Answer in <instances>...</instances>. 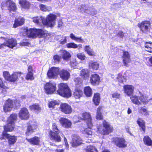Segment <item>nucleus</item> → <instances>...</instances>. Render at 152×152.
I'll return each mask as SVG.
<instances>
[{"instance_id": "1", "label": "nucleus", "mask_w": 152, "mask_h": 152, "mask_svg": "<svg viewBox=\"0 0 152 152\" xmlns=\"http://www.w3.org/2000/svg\"><path fill=\"white\" fill-rule=\"evenodd\" d=\"M56 18V15L50 14L48 15L46 18L42 16L34 17L33 18V21L37 24L40 25L42 23L44 25L52 27L55 24Z\"/></svg>"}, {"instance_id": "2", "label": "nucleus", "mask_w": 152, "mask_h": 152, "mask_svg": "<svg viewBox=\"0 0 152 152\" xmlns=\"http://www.w3.org/2000/svg\"><path fill=\"white\" fill-rule=\"evenodd\" d=\"M78 118L87 120L86 123L88 126V128L85 129L83 131V133L86 135L87 137H91L92 136V132L90 128L92 125L91 122V117L90 114L88 113H85L82 114H80L78 116Z\"/></svg>"}, {"instance_id": "3", "label": "nucleus", "mask_w": 152, "mask_h": 152, "mask_svg": "<svg viewBox=\"0 0 152 152\" xmlns=\"http://www.w3.org/2000/svg\"><path fill=\"white\" fill-rule=\"evenodd\" d=\"M22 30L23 31L24 35H27L29 37L35 38L38 36L41 37L45 35V32L41 29L33 28L28 29L26 28L22 29Z\"/></svg>"}, {"instance_id": "4", "label": "nucleus", "mask_w": 152, "mask_h": 152, "mask_svg": "<svg viewBox=\"0 0 152 152\" xmlns=\"http://www.w3.org/2000/svg\"><path fill=\"white\" fill-rule=\"evenodd\" d=\"M58 89L57 92L60 96L65 97H69L71 96V93L66 83H61L58 86Z\"/></svg>"}, {"instance_id": "5", "label": "nucleus", "mask_w": 152, "mask_h": 152, "mask_svg": "<svg viewBox=\"0 0 152 152\" xmlns=\"http://www.w3.org/2000/svg\"><path fill=\"white\" fill-rule=\"evenodd\" d=\"M52 130H50L49 132V137L51 140H53L55 141L59 142L61 141V138L60 136L58 134L59 133V130L57 128L56 124H53L52 127Z\"/></svg>"}, {"instance_id": "6", "label": "nucleus", "mask_w": 152, "mask_h": 152, "mask_svg": "<svg viewBox=\"0 0 152 152\" xmlns=\"http://www.w3.org/2000/svg\"><path fill=\"white\" fill-rule=\"evenodd\" d=\"M130 98L134 104L138 105L142 104H145L148 102L147 98L142 95L140 96L136 95H132L130 96Z\"/></svg>"}, {"instance_id": "7", "label": "nucleus", "mask_w": 152, "mask_h": 152, "mask_svg": "<svg viewBox=\"0 0 152 152\" xmlns=\"http://www.w3.org/2000/svg\"><path fill=\"white\" fill-rule=\"evenodd\" d=\"M21 74L22 73L20 72H16L10 75L9 72L5 71L3 72V76L7 80L12 82H14L17 81L18 77H20Z\"/></svg>"}, {"instance_id": "8", "label": "nucleus", "mask_w": 152, "mask_h": 152, "mask_svg": "<svg viewBox=\"0 0 152 152\" xmlns=\"http://www.w3.org/2000/svg\"><path fill=\"white\" fill-rule=\"evenodd\" d=\"M17 114H12L10 115L8 119V123L7 125L4 126V131L6 132L12 131L14 129V121L17 118Z\"/></svg>"}, {"instance_id": "9", "label": "nucleus", "mask_w": 152, "mask_h": 152, "mask_svg": "<svg viewBox=\"0 0 152 152\" xmlns=\"http://www.w3.org/2000/svg\"><path fill=\"white\" fill-rule=\"evenodd\" d=\"M1 8L4 9L5 7H7L10 11L15 12L16 10L17 7L15 4L11 0H6L2 2L1 4Z\"/></svg>"}, {"instance_id": "10", "label": "nucleus", "mask_w": 152, "mask_h": 152, "mask_svg": "<svg viewBox=\"0 0 152 152\" xmlns=\"http://www.w3.org/2000/svg\"><path fill=\"white\" fill-rule=\"evenodd\" d=\"M112 142L116 146L119 148H125L127 146V142L123 138L120 137L114 138Z\"/></svg>"}, {"instance_id": "11", "label": "nucleus", "mask_w": 152, "mask_h": 152, "mask_svg": "<svg viewBox=\"0 0 152 152\" xmlns=\"http://www.w3.org/2000/svg\"><path fill=\"white\" fill-rule=\"evenodd\" d=\"M44 88L46 93L52 94L56 90V85L54 83L50 82L47 83L45 84Z\"/></svg>"}, {"instance_id": "12", "label": "nucleus", "mask_w": 152, "mask_h": 152, "mask_svg": "<svg viewBox=\"0 0 152 152\" xmlns=\"http://www.w3.org/2000/svg\"><path fill=\"white\" fill-rule=\"evenodd\" d=\"M14 102L12 100L8 99L5 102L3 106L4 111L5 112L10 111L13 107Z\"/></svg>"}, {"instance_id": "13", "label": "nucleus", "mask_w": 152, "mask_h": 152, "mask_svg": "<svg viewBox=\"0 0 152 152\" xmlns=\"http://www.w3.org/2000/svg\"><path fill=\"white\" fill-rule=\"evenodd\" d=\"M82 143V140L80 137L76 134L73 135L72 141V145L73 147H76Z\"/></svg>"}, {"instance_id": "14", "label": "nucleus", "mask_w": 152, "mask_h": 152, "mask_svg": "<svg viewBox=\"0 0 152 152\" xmlns=\"http://www.w3.org/2000/svg\"><path fill=\"white\" fill-rule=\"evenodd\" d=\"M138 26L140 28L141 30L145 32L148 31L150 27V23L149 21H145L141 23H139Z\"/></svg>"}, {"instance_id": "15", "label": "nucleus", "mask_w": 152, "mask_h": 152, "mask_svg": "<svg viewBox=\"0 0 152 152\" xmlns=\"http://www.w3.org/2000/svg\"><path fill=\"white\" fill-rule=\"evenodd\" d=\"M61 111L66 114H70L72 111V108L70 105L68 104L64 103L60 105Z\"/></svg>"}, {"instance_id": "16", "label": "nucleus", "mask_w": 152, "mask_h": 152, "mask_svg": "<svg viewBox=\"0 0 152 152\" xmlns=\"http://www.w3.org/2000/svg\"><path fill=\"white\" fill-rule=\"evenodd\" d=\"M59 69L58 68L52 67L49 70L47 75L49 78H54L59 73Z\"/></svg>"}, {"instance_id": "17", "label": "nucleus", "mask_w": 152, "mask_h": 152, "mask_svg": "<svg viewBox=\"0 0 152 152\" xmlns=\"http://www.w3.org/2000/svg\"><path fill=\"white\" fill-rule=\"evenodd\" d=\"M19 115L20 118L22 120L28 119L29 116L28 110L26 108H23L20 110Z\"/></svg>"}, {"instance_id": "18", "label": "nucleus", "mask_w": 152, "mask_h": 152, "mask_svg": "<svg viewBox=\"0 0 152 152\" xmlns=\"http://www.w3.org/2000/svg\"><path fill=\"white\" fill-rule=\"evenodd\" d=\"M7 132L4 131L2 133L3 137H5L8 139V142L10 145L14 144L16 142L17 138L14 136H11L7 134Z\"/></svg>"}, {"instance_id": "19", "label": "nucleus", "mask_w": 152, "mask_h": 152, "mask_svg": "<svg viewBox=\"0 0 152 152\" xmlns=\"http://www.w3.org/2000/svg\"><path fill=\"white\" fill-rule=\"evenodd\" d=\"M59 122L63 127L67 128H70L72 124L69 120L64 118H61L59 120Z\"/></svg>"}, {"instance_id": "20", "label": "nucleus", "mask_w": 152, "mask_h": 152, "mask_svg": "<svg viewBox=\"0 0 152 152\" xmlns=\"http://www.w3.org/2000/svg\"><path fill=\"white\" fill-rule=\"evenodd\" d=\"M134 88L131 85H125L124 86V93L127 95L130 96L134 92Z\"/></svg>"}, {"instance_id": "21", "label": "nucleus", "mask_w": 152, "mask_h": 152, "mask_svg": "<svg viewBox=\"0 0 152 152\" xmlns=\"http://www.w3.org/2000/svg\"><path fill=\"white\" fill-rule=\"evenodd\" d=\"M100 77L97 74L92 75L90 77V81L91 84L96 85L99 84L100 82Z\"/></svg>"}, {"instance_id": "22", "label": "nucleus", "mask_w": 152, "mask_h": 152, "mask_svg": "<svg viewBox=\"0 0 152 152\" xmlns=\"http://www.w3.org/2000/svg\"><path fill=\"white\" fill-rule=\"evenodd\" d=\"M59 73L60 77L64 80H67L70 77V73L66 70L62 69Z\"/></svg>"}, {"instance_id": "23", "label": "nucleus", "mask_w": 152, "mask_h": 152, "mask_svg": "<svg viewBox=\"0 0 152 152\" xmlns=\"http://www.w3.org/2000/svg\"><path fill=\"white\" fill-rule=\"evenodd\" d=\"M17 43L15 39H8L5 42H4L3 45L4 46H7L9 48H12L17 45Z\"/></svg>"}, {"instance_id": "24", "label": "nucleus", "mask_w": 152, "mask_h": 152, "mask_svg": "<svg viewBox=\"0 0 152 152\" xmlns=\"http://www.w3.org/2000/svg\"><path fill=\"white\" fill-rule=\"evenodd\" d=\"M28 72L26 77V79L27 80H33L34 77L33 76V72L32 67L31 66H29L28 67Z\"/></svg>"}, {"instance_id": "25", "label": "nucleus", "mask_w": 152, "mask_h": 152, "mask_svg": "<svg viewBox=\"0 0 152 152\" xmlns=\"http://www.w3.org/2000/svg\"><path fill=\"white\" fill-rule=\"evenodd\" d=\"M24 19L21 17H20L17 19H16L13 25L14 27L16 28L18 26L22 25L24 24Z\"/></svg>"}, {"instance_id": "26", "label": "nucleus", "mask_w": 152, "mask_h": 152, "mask_svg": "<svg viewBox=\"0 0 152 152\" xmlns=\"http://www.w3.org/2000/svg\"><path fill=\"white\" fill-rule=\"evenodd\" d=\"M26 140L30 143L35 145H38L40 142L39 138L37 137H34L30 139L26 138Z\"/></svg>"}, {"instance_id": "27", "label": "nucleus", "mask_w": 152, "mask_h": 152, "mask_svg": "<svg viewBox=\"0 0 152 152\" xmlns=\"http://www.w3.org/2000/svg\"><path fill=\"white\" fill-rule=\"evenodd\" d=\"M112 78L114 80L117 81L120 83H123L126 81L125 78L120 74L115 75Z\"/></svg>"}, {"instance_id": "28", "label": "nucleus", "mask_w": 152, "mask_h": 152, "mask_svg": "<svg viewBox=\"0 0 152 152\" xmlns=\"http://www.w3.org/2000/svg\"><path fill=\"white\" fill-rule=\"evenodd\" d=\"M37 128V125L36 123L31 125L28 126L27 128L26 134L29 135L33 132V130L36 129Z\"/></svg>"}, {"instance_id": "29", "label": "nucleus", "mask_w": 152, "mask_h": 152, "mask_svg": "<svg viewBox=\"0 0 152 152\" xmlns=\"http://www.w3.org/2000/svg\"><path fill=\"white\" fill-rule=\"evenodd\" d=\"M83 92L80 88H77L75 90L73 93L74 97L76 99L80 98L83 95Z\"/></svg>"}, {"instance_id": "30", "label": "nucleus", "mask_w": 152, "mask_h": 152, "mask_svg": "<svg viewBox=\"0 0 152 152\" xmlns=\"http://www.w3.org/2000/svg\"><path fill=\"white\" fill-rule=\"evenodd\" d=\"M113 130V126L108 123L105 121V134H108Z\"/></svg>"}, {"instance_id": "31", "label": "nucleus", "mask_w": 152, "mask_h": 152, "mask_svg": "<svg viewBox=\"0 0 152 152\" xmlns=\"http://www.w3.org/2000/svg\"><path fill=\"white\" fill-rule=\"evenodd\" d=\"M19 4L22 8L26 9H28L30 5V3L26 0H20Z\"/></svg>"}, {"instance_id": "32", "label": "nucleus", "mask_w": 152, "mask_h": 152, "mask_svg": "<svg viewBox=\"0 0 152 152\" xmlns=\"http://www.w3.org/2000/svg\"><path fill=\"white\" fill-rule=\"evenodd\" d=\"M137 122L144 132L145 129V121L142 119L139 118L138 119L137 121Z\"/></svg>"}, {"instance_id": "33", "label": "nucleus", "mask_w": 152, "mask_h": 152, "mask_svg": "<svg viewBox=\"0 0 152 152\" xmlns=\"http://www.w3.org/2000/svg\"><path fill=\"white\" fill-rule=\"evenodd\" d=\"M60 53H62V56L63 59L65 60H68L71 57L70 53L66 50H61Z\"/></svg>"}, {"instance_id": "34", "label": "nucleus", "mask_w": 152, "mask_h": 152, "mask_svg": "<svg viewBox=\"0 0 152 152\" xmlns=\"http://www.w3.org/2000/svg\"><path fill=\"white\" fill-rule=\"evenodd\" d=\"M89 75V71L87 69H83L80 72V76L85 80L87 79Z\"/></svg>"}, {"instance_id": "35", "label": "nucleus", "mask_w": 152, "mask_h": 152, "mask_svg": "<svg viewBox=\"0 0 152 152\" xmlns=\"http://www.w3.org/2000/svg\"><path fill=\"white\" fill-rule=\"evenodd\" d=\"M78 8L80 9V12L82 13L85 12L89 14H92L89 11V10L88 9V7L85 5H79L78 6Z\"/></svg>"}, {"instance_id": "36", "label": "nucleus", "mask_w": 152, "mask_h": 152, "mask_svg": "<svg viewBox=\"0 0 152 152\" xmlns=\"http://www.w3.org/2000/svg\"><path fill=\"white\" fill-rule=\"evenodd\" d=\"M123 62L124 63V65L126 66H127L126 62H127L130 58L128 52L127 51H124V52L123 55Z\"/></svg>"}, {"instance_id": "37", "label": "nucleus", "mask_w": 152, "mask_h": 152, "mask_svg": "<svg viewBox=\"0 0 152 152\" xmlns=\"http://www.w3.org/2000/svg\"><path fill=\"white\" fill-rule=\"evenodd\" d=\"M145 50L150 53H152V42H148L144 45Z\"/></svg>"}, {"instance_id": "38", "label": "nucleus", "mask_w": 152, "mask_h": 152, "mask_svg": "<svg viewBox=\"0 0 152 152\" xmlns=\"http://www.w3.org/2000/svg\"><path fill=\"white\" fill-rule=\"evenodd\" d=\"M100 95L99 93L95 94L93 99V101L96 105H98L100 101Z\"/></svg>"}, {"instance_id": "39", "label": "nucleus", "mask_w": 152, "mask_h": 152, "mask_svg": "<svg viewBox=\"0 0 152 152\" xmlns=\"http://www.w3.org/2000/svg\"><path fill=\"white\" fill-rule=\"evenodd\" d=\"M84 92L85 95L87 97L91 96L92 95V89L89 86L85 87L84 89Z\"/></svg>"}, {"instance_id": "40", "label": "nucleus", "mask_w": 152, "mask_h": 152, "mask_svg": "<svg viewBox=\"0 0 152 152\" xmlns=\"http://www.w3.org/2000/svg\"><path fill=\"white\" fill-rule=\"evenodd\" d=\"M70 38L72 39L80 42H83L84 40L81 38V37H76L73 33H71L70 35Z\"/></svg>"}, {"instance_id": "41", "label": "nucleus", "mask_w": 152, "mask_h": 152, "mask_svg": "<svg viewBox=\"0 0 152 152\" xmlns=\"http://www.w3.org/2000/svg\"><path fill=\"white\" fill-rule=\"evenodd\" d=\"M70 38L72 39L80 42H83L84 40L81 38V37H76L73 33H71L70 35Z\"/></svg>"}, {"instance_id": "42", "label": "nucleus", "mask_w": 152, "mask_h": 152, "mask_svg": "<svg viewBox=\"0 0 152 152\" xmlns=\"http://www.w3.org/2000/svg\"><path fill=\"white\" fill-rule=\"evenodd\" d=\"M143 141L144 143L148 145H152V140L148 136H145L144 137Z\"/></svg>"}, {"instance_id": "43", "label": "nucleus", "mask_w": 152, "mask_h": 152, "mask_svg": "<svg viewBox=\"0 0 152 152\" xmlns=\"http://www.w3.org/2000/svg\"><path fill=\"white\" fill-rule=\"evenodd\" d=\"M84 50L90 56H93L94 54V51L89 45L86 46L84 48Z\"/></svg>"}, {"instance_id": "44", "label": "nucleus", "mask_w": 152, "mask_h": 152, "mask_svg": "<svg viewBox=\"0 0 152 152\" xmlns=\"http://www.w3.org/2000/svg\"><path fill=\"white\" fill-rule=\"evenodd\" d=\"M81 46L82 45H77L74 42H71L67 43L66 45V46L67 48H73L74 49L78 47H81Z\"/></svg>"}, {"instance_id": "45", "label": "nucleus", "mask_w": 152, "mask_h": 152, "mask_svg": "<svg viewBox=\"0 0 152 152\" xmlns=\"http://www.w3.org/2000/svg\"><path fill=\"white\" fill-rule=\"evenodd\" d=\"M86 152H98V151L94 147L90 145L87 147Z\"/></svg>"}, {"instance_id": "46", "label": "nucleus", "mask_w": 152, "mask_h": 152, "mask_svg": "<svg viewBox=\"0 0 152 152\" xmlns=\"http://www.w3.org/2000/svg\"><path fill=\"white\" fill-rule=\"evenodd\" d=\"M29 108L31 110H35L37 111H39L41 110V108L37 104H35L31 106H30Z\"/></svg>"}, {"instance_id": "47", "label": "nucleus", "mask_w": 152, "mask_h": 152, "mask_svg": "<svg viewBox=\"0 0 152 152\" xmlns=\"http://www.w3.org/2000/svg\"><path fill=\"white\" fill-rule=\"evenodd\" d=\"M39 7L41 10L43 11H49L51 10V8L49 7H47L45 5L41 4L39 5Z\"/></svg>"}, {"instance_id": "48", "label": "nucleus", "mask_w": 152, "mask_h": 152, "mask_svg": "<svg viewBox=\"0 0 152 152\" xmlns=\"http://www.w3.org/2000/svg\"><path fill=\"white\" fill-rule=\"evenodd\" d=\"M76 87L80 88L81 87L82 84V80L80 78H76L75 80Z\"/></svg>"}, {"instance_id": "49", "label": "nucleus", "mask_w": 152, "mask_h": 152, "mask_svg": "<svg viewBox=\"0 0 152 152\" xmlns=\"http://www.w3.org/2000/svg\"><path fill=\"white\" fill-rule=\"evenodd\" d=\"M59 103L56 101H52L50 102L48 104L49 107L50 108H53L55 106L58 105Z\"/></svg>"}, {"instance_id": "50", "label": "nucleus", "mask_w": 152, "mask_h": 152, "mask_svg": "<svg viewBox=\"0 0 152 152\" xmlns=\"http://www.w3.org/2000/svg\"><path fill=\"white\" fill-rule=\"evenodd\" d=\"M89 66L94 70H97L99 68V64L97 62H92L89 65Z\"/></svg>"}, {"instance_id": "51", "label": "nucleus", "mask_w": 152, "mask_h": 152, "mask_svg": "<svg viewBox=\"0 0 152 152\" xmlns=\"http://www.w3.org/2000/svg\"><path fill=\"white\" fill-rule=\"evenodd\" d=\"M101 109V107H99L97 109V115L96 117V119H97L101 120L102 118V114L100 112Z\"/></svg>"}, {"instance_id": "52", "label": "nucleus", "mask_w": 152, "mask_h": 152, "mask_svg": "<svg viewBox=\"0 0 152 152\" xmlns=\"http://www.w3.org/2000/svg\"><path fill=\"white\" fill-rule=\"evenodd\" d=\"M120 96V94L117 92H114L112 95V97L115 99H119Z\"/></svg>"}, {"instance_id": "53", "label": "nucleus", "mask_w": 152, "mask_h": 152, "mask_svg": "<svg viewBox=\"0 0 152 152\" xmlns=\"http://www.w3.org/2000/svg\"><path fill=\"white\" fill-rule=\"evenodd\" d=\"M114 33L116 34V36L122 38H123L124 36V33L121 31H115Z\"/></svg>"}, {"instance_id": "54", "label": "nucleus", "mask_w": 152, "mask_h": 152, "mask_svg": "<svg viewBox=\"0 0 152 152\" xmlns=\"http://www.w3.org/2000/svg\"><path fill=\"white\" fill-rule=\"evenodd\" d=\"M77 56L78 58L81 60L85 59L86 57L85 55L82 53H79L77 55Z\"/></svg>"}, {"instance_id": "55", "label": "nucleus", "mask_w": 152, "mask_h": 152, "mask_svg": "<svg viewBox=\"0 0 152 152\" xmlns=\"http://www.w3.org/2000/svg\"><path fill=\"white\" fill-rule=\"evenodd\" d=\"M26 99V96H21L20 98H19L18 100H17L16 102H18V104L20 103L23 102H25Z\"/></svg>"}, {"instance_id": "56", "label": "nucleus", "mask_w": 152, "mask_h": 152, "mask_svg": "<svg viewBox=\"0 0 152 152\" xmlns=\"http://www.w3.org/2000/svg\"><path fill=\"white\" fill-rule=\"evenodd\" d=\"M53 59L55 62H59L60 60L61 56L58 55H55L54 56Z\"/></svg>"}, {"instance_id": "57", "label": "nucleus", "mask_w": 152, "mask_h": 152, "mask_svg": "<svg viewBox=\"0 0 152 152\" xmlns=\"http://www.w3.org/2000/svg\"><path fill=\"white\" fill-rule=\"evenodd\" d=\"M98 129V132L103 135H104V128L101 127L99 128Z\"/></svg>"}, {"instance_id": "58", "label": "nucleus", "mask_w": 152, "mask_h": 152, "mask_svg": "<svg viewBox=\"0 0 152 152\" xmlns=\"http://www.w3.org/2000/svg\"><path fill=\"white\" fill-rule=\"evenodd\" d=\"M139 111L142 113H145L146 114L147 113L146 109L143 107L141 108L139 110Z\"/></svg>"}, {"instance_id": "59", "label": "nucleus", "mask_w": 152, "mask_h": 152, "mask_svg": "<svg viewBox=\"0 0 152 152\" xmlns=\"http://www.w3.org/2000/svg\"><path fill=\"white\" fill-rule=\"evenodd\" d=\"M148 61L150 63H147V65L149 66H151L152 65V56L148 58Z\"/></svg>"}, {"instance_id": "60", "label": "nucleus", "mask_w": 152, "mask_h": 152, "mask_svg": "<svg viewBox=\"0 0 152 152\" xmlns=\"http://www.w3.org/2000/svg\"><path fill=\"white\" fill-rule=\"evenodd\" d=\"M28 42H23L20 43V45L22 46H27L28 45Z\"/></svg>"}, {"instance_id": "61", "label": "nucleus", "mask_w": 152, "mask_h": 152, "mask_svg": "<svg viewBox=\"0 0 152 152\" xmlns=\"http://www.w3.org/2000/svg\"><path fill=\"white\" fill-rule=\"evenodd\" d=\"M66 41V38H65L64 39H61V43L62 44H64L65 43Z\"/></svg>"}, {"instance_id": "62", "label": "nucleus", "mask_w": 152, "mask_h": 152, "mask_svg": "<svg viewBox=\"0 0 152 152\" xmlns=\"http://www.w3.org/2000/svg\"><path fill=\"white\" fill-rule=\"evenodd\" d=\"M0 87L1 88L4 89L7 88L5 86V85H4L3 82L0 83Z\"/></svg>"}, {"instance_id": "63", "label": "nucleus", "mask_w": 152, "mask_h": 152, "mask_svg": "<svg viewBox=\"0 0 152 152\" xmlns=\"http://www.w3.org/2000/svg\"><path fill=\"white\" fill-rule=\"evenodd\" d=\"M76 63L75 62H70L71 66L72 67H74V66L76 65Z\"/></svg>"}, {"instance_id": "64", "label": "nucleus", "mask_w": 152, "mask_h": 152, "mask_svg": "<svg viewBox=\"0 0 152 152\" xmlns=\"http://www.w3.org/2000/svg\"><path fill=\"white\" fill-rule=\"evenodd\" d=\"M55 152H64V150L63 149H57L55 151Z\"/></svg>"}]
</instances>
